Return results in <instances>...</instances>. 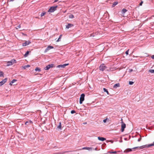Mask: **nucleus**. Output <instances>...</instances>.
<instances>
[{"mask_svg":"<svg viewBox=\"0 0 154 154\" xmlns=\"http://www.w3.org/2000/svg\"><path fill=\"white\" fill-rule=\"evenodd\" d=\"M149 144L143 145L140 146L135 147L132 148V149H136L139 148V149H142L145 148H149L151 146H149Z\"/></svg>","mask_w":154,"mask_h":154,"instance_id":"1","label":"nucleus"},{"mask_svg":"<svg viewBox=\"0 0 154 154\" xmlns=\"http://www.w3.org/2000/svg\"><path fill=\"white\" fill-rule=\"evenodd\" d=\"M57 6L56 5L55 6H52L50 7V9L48 10V12H53L57 9Z\"/></svg>","mask_w":154,"mask_h":154,"instance_id":"2","label":"nucleus"},{"mask_svg":"<svg viewBox=\"0 0 154 154\" xmlns=\"http://www.w3.org/2000/svg\"><path fill=\"white\" fill-rule=\"evenodd\" d=\"M121 131L122 132H123L124 131L125 128H126V124L125 123L123 122V120L122 119H121Z\"/></svg>","mask_w":154,"mask_h":154,"instance_id":"3","label":"nucleus"},{"mask_svg":"<svg viewBox=\"0 0 154 154\" xmlns=\"http://www.w3.org/2000/svg\"><path fill=\"white\" fill-rule=\"evenodd\" d=\"M85 94H82L80 96V98L79 103L80 104H82L83 102L84 101L85 99Z\"/></svg>","mask_w":154,"mask_h":154,"instance_id":"4","label":"nucleus"},{"mask_svg":"<svg viewBox=\"0 0 154 154\" xmlns=\"http://www.w3.org/2000/svg\"><path fill=\"white\" fill-rule=\"evenodd\" d=\"M107 67L105 66L104 64H101L99 67V69L102 71H103Z\"/></svg>","mask_w":154,"mask_h":154,"instance_id":"5","label":"nucleus"},{"mask_svg":"<svg viewBox=\"0 0 154 154\" xmlns=\"http://www.w3.org/2000/svg\"><path fill=\"white\" fill-rule=\"evenodd\" d=\"M54 67V65L53 64H51L48 65L46 67H45L44 69L45 70H48L51 68L53 67Z\"/></svg>","mask_w":154,"mask_h":154,"instance_id":"6","label":"nucleus"},{"mask_svg":"<svg viewBox=\"0 0 154 154\" xmlns=\"http://www.w3.org/2000/svg\"><path fill=\"white\" fill-rule=\"evenodd\" d=\"M31 43V42L29 41H25V42L22 44V46H26L29 45Z\"/></svg>","mask_w":154,"mask_h":154,"instance_id":"7","label":"nucleus"},{"mask_svg":"<svg viewBox=\"0 0 154 154\" xmlns=\"http://www.w3.org/2000/svg\"><path fill=\"white\" fill-rule=\"evenodd\" d=\"M7 78H6L5 79L2 81L0 82V86H1L5 84L7 81Z\"/></svg>","mask_w":154,"mask_h":154,"instance_id":"8","label":"nucleus"},{"mask_svg":"<svg viewBox=\"0 0 154 154\" xmlns=\"http://www.w3.org/2000/svg\"><path fill=\"white\" fill-rule=\"evenodd\" d=\"M54 48V47L52 46L49 45L48 46V47L46 48V49L45 50V52H46L50 50V49H53Z\"/></svg>","mask_w":154,"mask_h":154,"instance_id":"9","label":"nucleus"},{"mask_svg":"<svg viewBox=\"0 0 154 154\" xmlns=\"http://www.w3.org/2000/svg\"><path fill=\"white\" fill-rule=\"evenodd\" d=\"M133 149H132H132L128 148V149H126L124 151V152L125 153H127L128 152L132 151Z\"/></svg>","mask_w":154,"mask_h":154,"instance_id":"10","label":"nucleus"},{"mask_svg":"<svg viewBox=\"0 0 154 154\" xmlns=\"http://www.w3.org/2000/svg\"><path fill=\"white\" fill-rule=\"evenodd\" d=\"M73 26V25L71 23H68V24L66 26V28L68 29L69 28H70Z\"/></svg>","mask_w":154,"mask_h":154,"instance_id":"11","label":"nucleus"},{"mask_svg":"<svg viewBox=\"0 0 154 154\" xmlns=\"http://www.w3.org/2000/svg\"><path fill=\"white\" fill-rule=\"evenodd\" d=\"M120 151H112V150L109 151L108 152V153H114L116 154L117 153V152H120Z\"/></svg>","mask_w":154,"mask_h":154,"instance_id":"12","label":"nucleus"},{"mask_svg":"<svg viewBox=\"0 0 154 154\" xmlns=\"http://www.w3.org/2000/svg\"><path fill=\"white\" fill-rule=\"evenodd\" d=\"M98 139L101 141H103L104 140H106V139L105 138L103 137H98Z\"/></svg>","mask_w":154,"mask_h":154,"instance_id":"13","label":"nucleus"},{"mask_svg":"<svg viewBox=\"0 0 154 154\" xmlns=\"http://www.w3.org/2000/svg\"><path fill=\"white\" fill-rule=\"evenodd\" d=\"M120 84L119 83H118L114 85L113 86V88H116L117 87H120Z\"/></svg>","mask_w":154,"mask_h":154,"instance_id":"14","label":"nucleus"},{"mask_svg":"<svg viewBox=\"0 0 154 154\" xmlns=\"http://www.w3.org/2000/svg\"><path fill=\"white\" fill-rule=\"evenodd\" d=\"M61 127H62L61 123V122H59V125L57 127V129H58L61 130Z\"/></svg>","mask_w":154,"mask_h":154,"instance_id":"15","label":"nucleus"},{"mask_svg":"<svg viewBox=\"0 0 154 154\" xmlns=\"http://www.w3.org/2000/svg\"><path fill=\"white\" fill-rule=\"evenodd\" d=\"M7 63H7L8 66L11 65L13 64V63L12 62V61L11 60V61H8Z\"/></svg>","mask_w":154,"mask_h":154,"instance_id":"16","label":"nucleus"},{"mask_svg":"<svg viewBox=\"0 0 154 154\" xmlns=\"http://www.w3.org/2000/svg\"><path fill=\"white\" fill-rule=\"evenodd\" d=\"M118 2H114L113 3V4H112V7H114L116 5L118 4Z\"/></svg>","mask_w":154,"mask_h":154,"instance_id":"17","label":"nucleus"},{"mask_svg":"<svg viewBox=\"0 0 154 154\" xmlns=\"http://www.w3.org/2000/svg\"><path fill=\"white\" fill-rule=\"evenodd\" d=\"M30 51H27L25 54L24 55V57H26L29 54V52H30Z\"/></svg>","mask_w":154,"mask_h":154,"instance_id":"18","label":"nucleus"},{"mask_svg":"<svg viewBox=\"0 0 154 154\" xmlns=\"http://www.w3.org/2000/svg\"><path fill=\"white\" fill-rule=\"evenodd\" d=\"M127 11V10L125 8L123 9L122 10V13L123 14H125Z\"/></svg>","mask_w":154,"mask_h":154,"instance_id":"19","label":"nucleus"},{"mask_svg":"<svg viewBox=\"0 0 154 154\" xmlns=\"http://www.w3.org/2000/svg\"><path fill=\"white\" fill-rule=\"evenodd\" d=\"M30 66L29 65H25L24 66H23V68L24 69H25L26 68H27L28 67H30Z\"/></svg>","mask_w":154,"mask_h":154,"instance_id":"20","label":"nucleus"},{"mask_svg":"<svg viewBox=\"0 0 154 154\" xmlns=\"http://www.w3.org/2000/svg\"><path fill=\"white\" fill-rule=\"evenodd\" d=\"M103 91L104 92H106L107 93V94H108V95L109 94V93L108 91L106 89L104 88L103 89Z\"/></svg>","mask_w":154,"mask_h":154,"instance_id":"21","label":"nucleus"},{"mask_svg":"<svg viewBox=\"0 0 154 154\" xmlns=\"http://www.w3.org/2000/svg\"><path fill=\"white\" fill-rule=\"evenodd\" d=\"M57 67H58L59 68H64L63 64H60V65H58L57 66Z\"/></svg>","mask_w":154,"mask_h":154,"instance_id":"22","label":"nucleus"},{"mask_svg":"<svg viewBox=\"0 0 154 154\" xmlns=\"http://www.w3.org/2000/svg\"><path fill=\"white\" fill-rule=\"evenodd\" d=\"M35 70L36 71H38L39 72H40L41 71V70L38 67H37L35 69Z\"/></svg>","mask_w":154,"mask_h":154,"instance_id":"23","label":"nucleus"},{"mask_svg":"<svg viewBox=\"0 0 154 154\" xmlns=\"http://www.w3.org/2000/svg\"><path fill=\"white\" fill-rule=\"evenodd\" d=\"M27 123H30V124H32V122L31 120H30L29 121H26L25 123V125H27Z\"/></svg>","mask_w":154,"mask_h":154,"instance_id":"24","label":"nucleus"},{"mask_svg":"<svg viewBox=\"0 0 154 154\" xmlns=\"http://www.w3.org/2000/svg\"><path fill=\"white\" fill-rule=\"evenodd\" d=\"M69 17L70 18H73L74 17V16L73 14H71L69 15Z\"/></svg>","mask_w":154,"mask_h":154,"instance_id":"25","label":"nucleus"},{"mask_svg":"<svg viewBox=\"0 0 154 154\" xmlns=\"http://www.w3.org/2000/svg\"><path fill=\"white\" fill-rule=\"evenodd\" d=\"M4 73L2 71H0V77L4 76Z\"/></svg>","mask_w":154,"mask_h":154,"instance_id":"26","label":"nucleus"},{"mask_svg":"<svg viewBox=\"0 0 154 154\" xmlns=\"http://www.w3.org/2000/svg\"><path fill=\"white\" fill-rule=\"evenodd\" d=\"M93 149V148L87 147V150H92Z\"/></svg>","mask_w":154,"mask_h":154,"instance_id":"27","label":"nucleus"},{"mask_svg":"<svg viewBox=\"0 0 154 154\" xmlns=\"http://www.w3.org/2000/svg\"><path fill=\"white\" fill-rule=\"evenodd\" d=\"M149 71L151 73H154V69H150Z\"/></svg>","mask_w":154,"mask_h":154,"instance_id":"28","label":"nucleus"},{"mask_svg":"<svg viewBox=\"0 0 154 154\" xmlns=\"http://www.w3.org/2000/svg\"><path fill=\"white\" fill-rule=\"evenodd\" d=\"M46 14V13L45 12H42V13L41 14V17H42L43 16H44Z\"/></svg>","mask_w":154,"mask_h":154,"instance_id":"29","label":"nucleus"},{"mask_svg":"<svg viewBox=\"0 0 154 154\" xmlns=\"http://www.w3.org/2000/svg\"><path fill=\"white\" fill-rule=\"evenodd\" d=\"M17 81V80L16 79H14L11 81V82L13 84Z\"/></svg>","mask_w":154,"mask_h":154,"instance_id":"30","label":"nucleus"},{"mask_svg":"<svg viewBox=\"0 0 154 154\" xmlns=\"http://www.w3.org/2000/svg\"><path fill=\"white\" fill-rule=\"evenodd\" d=\"M134 83V82L132 81H129V84L130 85H132Z\"/></svg>","mask_w":154,"mask_h":154,"instance_id":"31","label":"nucleus"},{"mask_svg":"<svg viewBox=\"0 0 154 154\" xmlns=\"http://www.w3.org/2000/svg\"><path fill=\"white\" fill-rule=\"evenodd\" d=\"M63 153L61 152H57L54 153L53 154H62Z\"/></svg>","mask_w":154,"mask_h":154,"instance_id":"32","label":"nucleus"},{"mask_svg":"<svg viewBox=\"0 0 154 154\" xmlns=\"http://www.w3.org/2000/svg\"><path fill=\"white\" fill-rule=\"evenodd\" d=\"M12 61L13 63V64L16 62V60L15 59H13L11 60Z\"/></svg>","mask_w":154,"mask_h":154,"instance_id":"33","label":"nucleus"},{"mask_svg":"<svg viewBox=\"0 0 154 154\" xmlns=\"http://www.w3.org/2000/svg\"><path fill=\"white\" fill-rule=\"evenodd\" d=\"M107 120H109V119H108L107 118H106V119H104L103 120V122L104 123H106V122Z\"/></svg>","mask_w":154,"mask_h":154,"instance_id":"34","label":"nucleus"},{"mask_svg":"<svg viewBox=\"0 0 154 154\" xmlns=\"http://www.w3.org/2000/svg\"><path fill=\"white\" fill-rule=\"evenodd\" d=\"M75 112H76L75 110H72L71 112V113L72 114H73L74 113H75Z\"/></svg>","mask_w":154,"mask_h":154,"instance_id":"35","label":"nucleus"},{"mask_svg":"<svg viewBox=\"0 0 154 154\" xmlns=\"http://www.w3.org/2000/svg\"><path fill=\"white\" fill-rule=\"evenodd\" d=\"M68 65H69V64H66V63L63 64L64 68L66 66H67Z\"/></svg>","mask_w":154,"mask_h":154,"instance_id":"36","label":"nucleus"},{"mask_svg":"<svg viewBox=\"0 0 154 154\" xmlns=\"http://www.w3.org/2000/svg\"><path fill=\"white\" fill-rule=\"evenodd\" d=\"M140 138H139L137 140L138 142H140L141 140V137L140 135Z\"/></svg>","mask_w":154,"mask_h":154,"instance_id":"37","label":"nucleus"},{"mask_svg":"<svg viewBox=\"0 0 154 154\" xmlns=\"http://www.w3.org/2000/svg\"><path fill=\"white\" fill-rule=\"evenodd\" d=\"M82 149H87V147H83L82 149H80V150Z\"/></svg>","mask_w":154,"mask_h":154,"instance_id":"38","label":"nucleus"},{"mask_svg":"<svg viewBox=\"0 0 154 154\" xmlns=\"http://www.w3.org/2000/svg\"><path fill=\"white\" fill-rule=\"evenodd\" d=\"M129 49H128V50H127L126 52H125V54H126L127 55H128V51H129Z\"/></svg>","mask_w":154,"mask_h":154,"instance_id":"39","label":"nucleus"},{"mask_svg":"<svg viewBox=\"0 0 154 154\" xmlns=\"http://www.w3.org/2000/svg\"><path fill=\"white\" fill-rule=\"evenodd\" d=\"M154 146V142H153V143L149 144V146Z\"/></svg>","mask_w":154,"mask_h":154,"instance_id":"40","label":"nucleus"},{"mask_svg":"<svg viewBox=\"0 0 154 154\" xmlns=\"http://www.w3.org/2000/svg\"><path fill=\"white\" fill-rule=\"evenodd\" d=\"M143 3V1H141V2H140V3L139 4V5L140 6H141L142 5Z\"/></svg>","mask_w":154,"mask_h":154,"instance_id":"41","label":"nucleus"},{"mask_svg":"<svg viewBox=\"0 0 154 154\" xmlns=\"http://www.w3.org/2000/svg\"><path fill=\"white\" fill-rule=\"evenodd\" d=\"M109 142H110L111 143H113L114 141L112 140H109L108 141Z\"/></svg>","mask_w":154,"mask_h":154,"instance_id":"42","label":"nucleus"},{"mask_svg":"<svg viewBox=\"0 0 154 154\" xmlns=\"http://www.w3.org/2000/svg\"><path fill=\"white\" fill-rule=\"evenodd\" d=\"M151 58L153 59H154V55H152L151 57Z\"/></svg>","mask_w":154,"mask_h":154,"instance_id":"43","label":"nucleus"},{"mask_svg":"<svg viewBox=\"0 0 154 154\" xmlns=\"http://www.w3.org/2000/svg\"><path fill=\"white\" fill-rule=\"evenodd\" d=\"M61 39H57V40L56 41L57 42H58L60 41H61Z\"/></svg>","mask_w":154,"mask_h":154,"instance_id":"44","label":"nucleus"},{"mask_svg":"<svg viewBox=\"0 0 154 154\" xmlns=\"http://www.w3.org/2000/svg\"><path fill=\"white\" fill-rule=\"evenodd\" d=\"M133 71V69H129V72H132Z\"/></svg>","mask_w":154,"mask_h":154,"instance_id":"45","label":"nucleus"},{"mask_svg":"<svg viewBox=\"0 0 154 154\" xmlns=\"http://www.w3.org/2000/svg\"><path fill=\"white\" fill-rule=\"evenodd\" d=\"M62 36V35H60V36H59L58 38H61Z\"/></svg>","mask_w":154,"mask_h":154,"instance_id":"46","label":"nucleus"},{"mask_svg":"<svg viewBox=\"0 0 154 154\" xmlns=\"http://www.w3.org/2000/svg\"><path fill=\"white\" fill-rule=\"evenodd\" d=\"M17 29H18V28H20V25L18 26H17Z\"/></svg>","mask_w":154,"mask_h":154,"instance_id":"47","label":"nucleus"},{"mask_svg":"<svg viewBox=\"0 0 154 154\" xmlns=\"http://www.w3.org/2000/svg\"><path fill=\"white\" fill-rule=\"evenodd\" d=\"M58 0H54V2H57L58 1Z\"/></svg>","mask_w":154,"mask_h":154,"instance_id":"48","label":"nucleus"},{"mask_svg":"<svg viewBox=\"0 0 154 154\" xmlns=\"http://www.w3.org/2000/svg\"><path fill=\"white\" fill-rule=\"evenodd\" d=\"M12 83H11V82H10V83H9V85H12Z\"/></svg>","mask_w":154,"mask_h":154,"instance_id":"49","label":"nucleus"},{"mask_svg":"<svg viewBox=\"0 0 154 154\" xmlns=\"http://www.w3.org/2000/svg\"><path fill=\"white\" fill-rule=\"evenodd\" d=\"M14 1V0H10L9 1L10 2H12V1Z\"/></svg>","mask_w":154,"mask_h":154,"instance_id":"50","label":"nucleus"},{"mask_svg":"<svg viewBox=\"0 0 154 154\" xmlns=\"http://www.w3.org/2000/svg\"><path fill=\"white\" fill-rule=\"evenodd\" d=\"M94 150H97V148H95V149H94Z\"/></svg>","mask_w":154,"mask_h":154,"instance_id":"51","label":"nucleus"},{"mask_svg":"<svg viewBox=\"0 0 154 154\" xmlns=\"http://www.w3.org/2000/svg\"><path fill=\"white\" fill-rule=\"evenodd\" d=\"M83 124H87V122H84L83 123Z\"/></svg>","mask_w":154,"mask_h":154,"instance_id":"52","label":"nucleus"},{"mask_svg":"<svg viewBox=\"0 0 154 154\" xmlns=\"http://www.w3.org/2000/svg\"><path fill=\"white\" fill-rule=\"evenodd\" d=\"M125 140H126L127 138H125Z\"/></svg>","mask_w":154,"mask_h":154,"instance_id":"53","label":"nucleus"},{"mask_svg":"<svg viewBox=\"0 0 154 154\" xmlns=\"http://www.w3.org/2000/svg\"><path fill=\"white\" fill-rule=\"evenodd\" d=\"M44 123H45V122H43V124H44Z\"/></svg>","mask_w":154,"mask_h":154,"instance_id":"54","label":"nucleus"},{"mask_svg":"<svg viewBox=\"0 0 154 154\" xmlns=\"http://www.w3.org/2000/svg\"><path fill=\"white\" fill-rule=\"evenodd\" d=\"M44 123H45V122H43V124H44Z\"/></svg>","mask_w":154,"mask_h":154,"instance_id":"55","label":"nucleus"},{"mask_svg":"<svg viewBox=\"0 0 154 154\" xmlns=\"http://www.w3.org/2000/svg\"><path fill=\"white\" fill-rule=\"evenodd\" d=\"M44 123H45V122H43V124H44Z\"/></svg>","mask_w":154,"mask_h":154,"instance_id":"56","label":"nucleus"},{"mask_svg":"<svg viewBox=\"0 0 154 154\" xmlns=\"http://www.w3.org/2000/svg\"><path fill=\"white\" fill-rule=\"evenodd\" d=\"M66 11H64V13H65Z\"/></svg>","mask_w":154,"mask_h":154,"instance_id":"57","label":"nucleus"}]
</instances>
